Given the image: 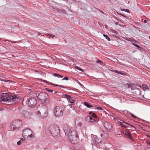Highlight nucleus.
Masks as SVG:
<instances>
[{
	"label": "nucleus",
	"mask_w": 150,
	"mask_h": 150,
	"mask_svg": "<svg viewBox=\"0 0 150 150\" xmlns=\"http://www.w3.org/2000/svg\"><path fill=\"white\" fill-rule=\"evenodd\" d=\"M71 127L67 125L65 126L64 130L65 133L68 135V138L72 143L77 142L79 140L77 132L75 130H72Z\"/></svg>",
	"instance_id": "obj_1"
},
{
	"label": "nucleus",
	"mask_w": 150,
	"mask_h": 150,
	"mask_svg": "<svg viewBox=\"0 0 150 150\" xmlns=\"http://www.w3.org/2000/svg\"><path fill=\"white\" fill-rule=\"evenodd\" d=\"M19 100V98L17 97L16 95L14 96H12L10 93H3L0 98V101L3 102H12V103L18 101Z\"/></svg>",
	"instance_id": "obj_2"
},
{
	"label": "nucleus",
	"mask_w": 150,
	"mask_h": 150,
	"mask_svg": "<svg viewBox=\"0 0 150 150\" xmlns=\"http://www.w3.org/2000/svg\"><path fill=\"white\" fill-rule=\"evenodd\" d=\"M38 116L41 118L46 117L48 115L47 107L45 105H39L37 106V112Z\"/></svg>",
	"instance_id": "obj_3"
},
{
	"label": "nucleus",
	"mask_w": 150,
	"mask_h": 150,
	"mask_svg": "<svg viewBox=\"0 0 150 150\" xmlns=\"http://www.w3.org/2000/svg\"><path fill=\"white\" fill-rule=\"evenodd\" d=\"M48 130L50 132L53 136L57 137L59 136V129L57 125L55 124L50 125L48 128Z\"/></svg>",
	"instance_id": "obj_4"
},
{
	"label": "nucleus",
	"mask_w": 150,
	"mask_h": 150,
	"mask_svg": "<svg viewBox=\"0 0 150 150\" xmlns=\"http://www.w3.org/2000/svg\"><path fill=\"white\" fill-rule=\"evenodd\" d=\"M33 132L30 129H25L23 131V135L25 138L30 139L33 137Z\"/></svg>",
	"instance_id": "obj_5"
},
{
	"label": "nucleus",
	"mask_w": 150,
	"mask_h": 150,
	"mask_svg": "<svg viewBox=\"0 0 150 150\" xmlns=\"http://www.w3.org/2000/svg\"><path fill=\"white\" fill-rule=\"evenodd\" d=\"M22 122L18 120H15L12 123L11 126L13 130L18 128L21 125Z\"/></svg>",
	"instance_id": "obj_6"
},
{
	"label": "nucleus",
	"mask_w": 150,
	"mask_h": 150,
	"mask_svg": "<svg viewBox=\"0 0 150 150\" xmlns=\"http://www.w3.org/2000/svg\"><path fill=\"white\" fill-rule=\"evenodd\" d=\"M62 107L59 106H57L54 110L55 115L59 117L61 116L63 114V109H62Z\"/></svg>",
	"instance_id": "obj_7"
},
{
	"label": "nucleus",
	"mask_w": 150,
	"mask_h": 150,
	"mask_svg": "<svg viewBox=\"0 0 150 150\" xmlns=\"http://www.w3.org/2000/svg\"><path fill=\"white\" fill-rule=\"evenodd\" d=\"M48 94L46 93L43 92L40 93L38 96V99L42 100H43L44 102H46V100H48L47 97H48Z\"/></svg>",
	"instance_id": "obj_8"
},
{
	"label": "nucleus",
	"mask_w": 150,
	"mask_h": 150,
	"mask_svg": "<svg viewBox=\"0 0 150 150\" xmlns=\"http://www.w3.org/2000/svg\"><path fill=\"white\" fill-rule=\"evenodd\" d=\"M37 103L36 100L34 98H29L26 101V103L31 107H33L35 106Z\"/></svg>",
	"instance_id": "obj_9"
},
{
	"label": "nucleus",
	"mask_w": 150,
	"mask_h": 150,
	"mask_svg": "<svg viewBox=\"0 0 150 150\" xmlns=\"http://www.w3.org/2000/svg\"><path fill=\"white\" fill-rule=\"evenodd\" d=\"M103 125L107 131L110 132L112 131L111 129L112 126L109 123L106 122H104L103 123Z\"/></svg>",
	"instance_id": "obj_10"
},
{
	"label": "nucleus",
	"mask_w": 150,
	"mask_h": 150,
	"mask_svg": "<svg viewBox=\"0 0 150 150\" xmlns=\"http://www.w3.org/2000/svg\"><path fill=\"white\" fill-rule=\"evenodd\" d=\"M30 113L26 111H23L22 115V117L23 119H26L29 118L30 116Z\"/></svg>",
	"instance_id": "obj_11"
},
{
	"label": "nucleus",
	"mask_w": 150,
	"mask_h": 150,
	"mask_svg": "<svg viewBox=\"0 0 150 150\" xmlns=\"http://www.w3.org/2000/svg\"><path fill=\"white\" fill-rule=\"evenodd\" d=\"M100 134L101 137L103 138H107L108 137L107 133L103 131H101L100 132Z\"/></svg>",
	"instance_id": "obj_12"
},
{
	"label": "nucleus",
	"mask_w": 150,
	"mask_h": 150,
	"mask_svg": "<svg viewBox=\"0 0 150 150\" xmlns=\"http://www.w3.org/2000/svg\"><path fill=\"white\" fill-rule=\"evenodd\" d=\"M93 139L95 141V143H100L101 142V140H99V139H98L97 136L96 135L93 136Z\"/></svg>",
	"instance_id": "obj_13"
},
{
	"label": "nucleus",
	"mask_w": 150,
	"mask_h": 150,
	"mask_svg": "<svg viewBox=\"0 0 150 150\" xmlns=\"http://www.w3.org/2000/svg\"><path fill=\"white\" fill-rule=\"evenodd\" d=\"M42 81H44L45 82H47V83H50V84H51L52 85H53L55 86H59V87H62V88H65L66 87H64V86H63L61 85H57V84H54V83H49L47 82V81H45V80H42Z\"/></svg>",
	"instance_id": "obj_14"
},
{
	"label": "nucleus",
	"mask_w": 150,
	"mask_h": 150,
	"mask_svg": "<svg viewBox=\"0 0 150 150\" xmlns=\"http://www.w3.org/2000/svg\"><path fill=\"white\" fill-rule=\"evenodd\" d=\"M88 119L91 120L89 121L90 122H96L97 121L96 120L93 119L90 116H87L86 117V119L88 120Z\"/></svg>",
	"instance_id": "obj_15"
},
{
	"label": "nucleus",
	"mask_w": 150,
	"mask_h": 150,
	"mask_svg": "<svg viewBox=\"0 0 150 150\" xmlns=\"http://www.w3.org/2000/svg\"><path fill=\"white\" fill-rule=\"evenodd\" d=\"M83 104L85 106L88 108H91L93 107V106L90 105L89 103L87 102H84Z\"/></svg>",
	"instance_id": "obj_16"
},
{
	"label": "nucleus",
	"mask_w": 150,
	"mask_h": 150,
	"mask_svg": "<svg viewBox=\"0 0 150 150\" xmlns=\"http://www.w3.org/2000/svg\"><path fill=\"white\" fill-rule=\"evenodd\" d=\"M53 76L55 77H57L58 78H62L63 76L60 74H58L54 73L53 74Z\"/></svg>",
	"instance_id": "obj_17"
},
{
	"label": "nucleus",
	"mask_w": 150,
	"mask_h": 150,
	"mask_svg": "<svg viewBox=\"0 0 150 150\" xmlns=\"http://www.w3.org/2000/svg\"><path fill=\"white\" fill-rule=\"evenodd\" d=\"M119 74H120L123 76L126 75L128 76V74L126 73L125 72L123 71H122L121 72L120 71V72H119Z\"/></svg>",
	"instance_id": "obj_18"
},
{
	"label": "nucleus",
	"mask_w": 150,
	"mask_h": 150,
	"mask_svg": "<svg viewBox=\"0 0 150 150\" xmlns=\"http://www.w3.org/2000/svg\"><path fill=\"white\" fill-rule=\"evenodd\" d=\"M23 141H24V140L23 139V138L21 139V140H20V141H19L17 142V144L18 145H21V144L22 142Z\"/></svg>",
	"instance_id": "obj_19"
},
{
	"label": "nucleus",
	"mask_w": 150,
	"mask_h": 150,
	"mask_svg": "<svg viewBox=\"0 0 150 150\" xmlns=\"http://www.w3.org/2000/svg\"><path fill=\"white\" fill-rule=\"evenodd\" d=\"M69 98H69V99H67L69 102L71 103H74V100L71 99V97H70Z\"/></svg>",
	"instance_id": "obj_20"
},
{
	"label": "nucleus",
	"mask_w": 150,
	"mask_h": 150,
	"mask_svg": "<svg viewBox=\"0 0 150 150\" xmlns=\"http://www.w3.org/2000/svg\"><path fill=\"white\" fill-rule=\"evenodd\" d=\"M103 36L108 41H110V39L109 38L108 36L105 35L103 34Z\"/></svg>",
	"instance_id": "obj_21"
},
{
	"label": "nucleus",
	"mask_w": 150,
	"mask_h": 150,
	"mask_svg": "<svg viewBox=\"0 0 150 150\" xmlns=\"http://www.w3.org/2000/svg\"><path fill=\"white\" fill-rule=\"evenodd\" d=\"M120 125H121V127H124L125 128L128 127V126L127 125H124L123 124L122 122H120Z\"/></svg>",
	"instance_id": "obj_22"
},
{
	"label": "nucleus",
	"mask_w": 150,
	"mask_h": 150,
	"mask_svg": "<svg viewBox=\"0 0 150 150\" xmlns=\"http://www.w3.org/2000/svg\"><path fill=\"white\" fill-rule=\"evenodd\" d=\"M63 95L64 96V97L66 98H67V99H69V98H70V97H71L70 96L67 94H64Z\"/></svg>",
	"instance_id": "obj_23"
},
{
	"label": "nucleus",
	"mask_w": 150,
	"mask_h": 150,
	"mask_svg": "<svg viewBox=\"0 0 150 150\" xmlns=\"http://www.w3.org/2000/svg\"><path fill=\"white\" fill-rule=\"evenodd\" d=\"M132 45L136 47H137L138 48H141V47L138 45L134 43H132Z\"/></svg>",
	"instance_id": "obj_24"
},
{
	"label": "nucleus",
	"mask_w": 150,
	"mask_h": 150,
	"mask_svg": "<svg viewBox=\"0 0 150 150\" xmlns=\"http://www.w3.org/2000/svg\"><path fill=\"white\" fill-rule=\"evenodd\" d=\"M92 117H93L94 118H97V116L96 115V114L95 113H93L92 114Z\"/></svg>",
	"instance_id": "obj_25"
},
{
	"label": "nucleus",
	"mask_w": 150,
	"mask_h": 150,
	"mask_svg": "<svg viewBox=\"0 0 150 150\" xmlns=\"http://www.w3.org/2000/svg\"><path fill=\"white\" fill-rule=\"evenodd\" d=\"M121 11H125L127 12H128L129 11V10L128 9H121Z\"/></svg>",
	"instance_id": "obj_26"
},
{
	"label": "nucleus",
	"mask_w": 150,
	"mask_h": 150,
	"mask_svg": "<svg viewBox=\"0 0 150 150\" xmlns=\"http://www.w3.org/2000/svg\"><path fill=\"white\" fill-rule=\"evenodd\" d=\"M132 38H126V40L128 41H132Z\"/></svg>",
	"instance_id": "obj_27"
},
{
	"label": "nucleus",
	"mask_w": 150,
	"mask_h": 150,
	"mask_svg": "<svg viewBox=\"0 0 150 150\" xmlns=\"http://www.w3.org/2000/svg\"><path fill=\"white\" fill-rule=\"evenodd\" d=\"M46 90L48 92H52L53 91L52 90L50 89L49 88H46Z\"/></svg>",
	"instance_id": "obj_28"
},
{
	"label": "nucleus",
	"mask_w": 150,
	"mask_h": 150,
	"mask_svg": "<svg viewBox=\"0 0 150 150\" xmlns=\"http://www.w3.org/2000/svg\"><path fill=\"white\" fill-rule=\"evenodd\" d=\"M117 13L118 14V15H120L122 16L123 17H124L126 18V17H127V16L124 15H122V14L121 13H119L118 12H117Z\"/></svg>",
	"instance_id": "obj_29"
},
{
	"label": "nucleus",
	"mask_w": 150,
	"mask_h": 150,
	"mask_svg": "<svg viewBox=\"0 0 150 150\" xmlns=\"http://www.w3.org/2000/svg\"><path fill=\"white\" fill-rule=\"evenodd\" d=\"M97 63H98L99 64H101L103 63V62H102L100 60H98L97 61Z\"/></svg>",
	"instance_id": "obj_30"
},
{
	"label": "nucleus",
	"mask_w": 150,
	"mask_h": 150,
	"mask_svg": "<svg viewBox=\"0 0 150 150\" xmlns=\"http://www.w3.org/2000/svg\"><path fill=\"white\" fill-rule=\"evenodd\" d=\"M75 68L78 69H79V70L81 71H83V70L82 69H81V68H79V67H77V66H76L75 67Z\"/></svg>",
	"instance_id": "obj_31"
},
{
	"label": "nucleus",
	"mask_w": 150,
	"mask_h": 150,
	"mask_svg": "<svg viewBox=\"0 0 150 150\" xmlns=\"http://www.w3.org/2000/svg\"><path fill=\"white\" fill-rule=\"evenodd\" d=\"M69 80V78L68 77H64L62 79V80Z\"/></svg>",
	"instance_id": "obj_32"
},
{
	"label": "nucleus",
	"mask_w": 150,
	"mask_h": 150,
	"mask_svg": "<svg viewBox=\"0 0 150 150\" xmlns=\"http://www.w3.org/2000/svg\"><path fill=\"white\" fill-rule=\"evenodd\" d=\"M129 113L130 114V115L133 117L134 118H137V117L135 115H134L132 114V113H130V112H129Z\"/></svg>",
	"instance_id": "obj_33"
},
{
	"label": "nucleus",
	"mask_w": 150,
	"mask_h": 150,
	"mask_svg": "<svg viewBox=\"0 0 150 150\" xmlns=\"http://www.w3.org/2000/svg\"><path fill=\"white\" fill-rule=\"evenodd\" d=\"M142 86L144 88H145V89H146V88L147 87V86L146 84H142Z\"/></svg>",
	"instance_id": "obj_34"
},
{
	"label": "nucleus",
	"mask_w": 150,
	"mask_h": 150,
	"mask_svg": "<svg viewBox=\"0 0 150 150\" xmlns=\"http://www.w3.org/2000/svg\"><path fill=\"white\" fill-rule=\"evenodd\" d=\"M5 41V42H6L7 41H8V42H12V43H16V42H14V41H9V40H6Z\"/></svg>",
	"instance_id": "obj_35"
},
{
	"label": "nucleus",
	"mask_w": 150,
	"mask_h": 150,
	"mask_svg": "<svg viewBox=\"0 0 150 150\" xmlns=\"http://www.w3.org/2000/svg\"><path fill=\"white\" fill-rule=\"evenodd\" d=\"M111 71L113 72L117 73L118 74H119V72H120V71H118L117 70H112Z\"/></svg>",
	"instance_id": "obj_36"
},
{
	"label": "nucleus",
	"mask_w": 150,
	"mask_h": 150,
	"mask_svg": "<svg viewBox=\"0 0 150 150\" xmlns=\"http://www.w3.org/2000/svg\"><path fill=\"white\" fill-rule=\"evenodd\" d=\"M112 31L113 33H115V34L117 35V34L118 33V32L116 30H112Z\"/></svg>",
	"instance_id": "obj_37"
},
{
	"label": "nucleus",
	"mask_w": 150,
	"mask_h": 150,
	"mask_svg": "<svg viewBox=\"0 0 150 150\" xmlns=\"http://www.w3.org/2000/svg\"><path fill=\"white\" fill-rule=\"evenodd\" d=\"M96 108L98 110L100 109V110H103L102 108L100 107H97Z\"/></svg>",
	"instance_id": "obj_38"
},
{
	"label": "nucleus",
	"mask_w": 150,
	"mask_h": 150,
	"mask_svg": "<svg viewBox=\"0 0 150 150\" xmlns=\"http://www.w3.org/2000/svg\"><path fill=\"white\" fill-rule=\"evenodd\" d=\"M49 35H50V36H52V38H54V37H55V35H52V34H50Z\"/></svg>",
	"instance_id": "obj_39"
},
{
	"label": "nucleus",
	"mask_w": 150,
	"mask_h": 150,
	"mask_svg": "<svg viewBox=\"0 0 150 150\" xmlns=\"http://www.w3.org/2000/svg\"><path fill=\"white\" fill-rule=\"evenodd\" d=\"M128 137L130 139H132V137L130 135L128 136Z\"/></svg>",
	"instance_id": "obj_40"
},
{
	"label": "nucleus",
	"mask_w": 150,
	"mask_h": 150,
	"mask_svg": "<svg viewBox=\"0 0 150 150\" xmlns=\"http://www.w3.org/2000/svg\"><path fill=\"white\" fill-rule=\"evenodd\" d=\"M1 81H4L5 82H7L9 81L6 80V79H4V80H1Z\"/></svg>",
	"instance_id": "obj_41"
},
{
	"label": "nucleus",
	"mask_w": 150,
	"mask_h": 150,
	"mask_svg": "<svg viewBox=\"0 0 150 150\" xmlns=\"http://www.w3.org/2000/svg\"><path fill=\"white\" fill-rule=\"evenodd\" d=\"M115 24L116 25H120H120H119V23L118 22H116L115 23Z\"/></svg>",
	"instance_id": "obj_42"
},
{
	"label": "nucleus",
	"mask_w": 150,
	"mask_h": 150,
	"mask_svg": "<svg viewBox=\"0 0 150 150\" xmlns=\"http://www.w3.org/2000/svg\"><path fill=\"white\" fill-rule=\"evenodd\" d=\"M122 121V122L123 123H125V124H126L128 125H129V124H128V123H127L126 122H125L123 121Z\"/></svg>",
	"instance_id": "obj_43"
},
{
	"label": "nucleus",
	"mask_w": 150,
	"mask_h": 150,
	"mask_svg": "<svg viewBox=\"0 0 150 150\" xmlns=\"http://www.w3.org/2000/svg\"><path fill=\"white\" fill-rule=\"evenodd\" d=\"M132 41L133 42H136V40L133 39V38H132Z\"/></svg>",
	"instance_id": "obj_44"
},
{
	"label": "nucleus",
	"mask_w": 150,
	"mask_h": 150,
	"mask_svg": "<svg viewBox=\"0 0 150 150\" xmlns=\"http://www.w3.org/2000/svg\"><path fill=\"white\" fill-rule=\"evenodd\" d=\"M126 134L128 136L130 135V134H129V133L128 132H127V133Z\"/></svg>",
	"instance_id": "obj_45"
},
{
	"label": "nucleus",
	"mask_w": 150,
	"mask_h": 150,
	"mask_svg": "<svg viewBox=\"0 0 150 150\" xmlns=\"http://www.w3.org/2000/svg\"><path fill=\"white\" fill-rule=\"evenodd\" d=\"M147 143L148 144H150V140H148L147 141Z\"/></svg>",
	"instance_id": "obj_46"
},
{
	"label": "nucleus",
	"mask_w": 150,
	"mask_h": 150,
	"mask_svg": "<svg viewBox=\"0 0 150 150\" xmlns=\"http://www.w3.org/2000/svg\"><path fill=\"white\" fill-rule=\"evenodd\" d=\"M147 21H146V20H145L144 21V23H146Z\"/></svg>",
	"instance_id": "obj_47"
},
{
	"label": "nucleus",
	"mask_w": 150,
	"mask_h": 150,
	"mask_svg": "<svg viewBox=\"0 0 150 150\" xmlns=\"http://www.w3.org/2000/svg\"><path fill=\"white\" fill-rule=\"evenodd\" d=\"M42 34V33H40V32L39 33V34L38 35H40L41 34Z\"/></svg>",
	"instance_id": "obj_48"
},
{
	"label": "nucleus",
	"mask_w": 150,
	"mask_h": 150,
	"mask_svg": "<svg viewBox=\"0 0 150 150\" xmlns=\"http://www.w3.org/2000/svg\"><path fill=\"white\" fill-rule=\"evenodd\" d=\"M148 89L149 90V88L148 87H147L146 88V89Z\"/></svg>",
	"instance_id": "obj_49"
},
{
	"label": "nucleus",
	"mask_w": 150,
	"mask_h": 150,
	"mask_svg": "<svg viewBox=\"0 0 150 150\" xmlns=\"http://www.w3.org/2000/svg\"><path fill=\"white\" fill-rule=\"evenodd\" d=\"M147 136L150 138V135H147Z\"/></svg>",
	"instance_id": "obj_50"
},
{
	"label": "nucleus",
	"mask_w": 150,
	"mask_h": 150,
	"mask_svg": "<svg viewBox=\"0 0 150 150\" xmlns=\"http://www.w3.org/2000/svg\"><path fill=\"white\" fill-rule=\"evenodd\" d=\"M100 11V12H101V13H103V12L102 11H101V10Z\"/></svg>",
	"instance_id": "obj_51"
},
{
	"label": "nucleus",
	"mask_w": 150,
	"mask_h": 150,
	"mask_svg": "<svg viewBox=\"0 0 150 150\" xmlns=\"http://www.w3.org/2000/svg\"><path fill=\"white\" fill-rule=\"evenodd\" d=\"M91 113H92V112H90L89 113V114H91Z\"/></svg>",
	"instance_id": "obj_52"
},
{
	"label": "nucleus",
	"mask_w": 150,
	"mask_h": 150,
	"mask_svg": "<svg viewBox=\"0 0 150 150\" xmlns=\"http://www.w3.org/2000/svg\"><path fill=\"white\" fill-rule=\"evenodd\" d=\"M55 93H59V92H57V91H56V92H54Z\"/></svg>",
	"instance_id": "obj_53"
},
{
	"label": "nucleus",
	"mask_w": 150,
	"mask_h": 150,
	"mask_svg": "<svg viewBox=\"0 0 150 150\" xmlns=\"http://www.w3.org/2000/svg\"><path fill=\"white\" fill-rule=\"evenodd\" d=\"M131 126L132 127H134V128H135V127H134L132 125H131Z\"/></svg>",
	"instance_id": "obj_54"
},
{
	"label": "nucleus",
	"mask_w": 150,
	"mask_h": 150,
	"mask_svg": "<svg viewBox=\"0 0 150 150\" xmlns=\"http://www.w3.org/2000/svg\"><path fill=\"white\" fill-rule=\"evenodd\" d=\"M149 39H150V36H149Z\"/></svg>",
	"instance_id": "obj_55"
},
{
	"label": "nucleus",
	"mask_w": 150,
	"mask_h": 150,
	"mask_svg": "<svg viewBox=\"0 0 150 150\" xmlns=\"http://www.w3.org/2000/svg\"><path fill=\"white\" fill-rule=\"evenodd\" d=\"M149 87L150 88V85H149Z\"/></svg>",
	"instance_id": "obj_56"
},
{
	"label": "nucleus",
	"mask_w": 150,
	"mask_h": 150,
	"mask_svg": "<svg viewBox=\"0 0 150 150\" xmlns=\"http://www.w3.org/2000/svg\"><path fill=\"white\" fill-rule=\"evenodd\" d=\"M98 121V120L97 121Z\"/></svg>",
	"instance_id": "obj_57"
}]
</instances>
